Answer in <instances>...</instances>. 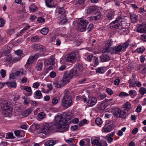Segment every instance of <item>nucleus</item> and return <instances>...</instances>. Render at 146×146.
<instances>
[{
    "label": "nucleus",
    "instance_id": "nucleus-31",
    "mask_svg": "<svg viewBox=\"0 0 146 146\" xmlns=\"http://www.w3.org/2000/svg\"><path fill=\"white\" fill-rule=\"evenodd\" d=\"M53 0H45L46 5L49 8H51L53 7L52 4Z\"/></svg>",
    "mask_w": 146,
    "mask_h": 146
},
{
    "label": "nucleus",
    "instance_id": "nucleus-64",
    "mask_svg": "<svg viewBox=\"0 0 146 146\" xmlns=\"http://www.w3.org/2000/svg\"><path fill=\"white\" fill-rule=\"evenodd\" d=\"M54 68V66H49L45 70V72L46 74H47L48 71L50 70H51Z\"/></svg>",
    "mask_w": 146,
    "mask_h": 146
},
{
    "label": "nucleus",
    "instance_id": "nucleus-9",
    "mask_svg": "<svg viewBox=\"0 0 146 146\" xmlns=\"http://www.w3.org/2000/svg\"><path fill=\"white\" fill-rule=\"evenodd\" d=\"M123 20V17L120 16L117 18L116 19L112 21L110 24L111 26L116 29H118L120 26L122 25V22Z\"/></svg>",
    "mask_w": 146,
    "mask_h": 146
},
{
    "label": "nucleus",
    "instance_id": "nucleus-23",
    "mask_svg": "<svg viewBox=\"0 0 146 146\" xmlns=\"http://www.w3.org/2000/svg\"><path fill=\"white\" fill-rule=\"evenodd\" d=\"M114 13L112 11H110L106 14V19L108 20H111L114 17Z\"/></svg>",
    "mask_w": 146,
    "mask_h": 146
},
{
    "label": "nucleus",
    "instance_id": "nucleus-61",
    "mask_svg": "<svg viewBox=\"0 0 146 146\" xmlns=\"http://www.w3.org/2000/svg\"><path fill=\"white\" fill-rule=\"evenodd\" d=\"M16 76V74L15 73H11L9 76V79L11 80V79H13L15 78Z\"/></svg>",
    "mask_w": 146,
    "mask_h": 146
},
{
    "label": "nucleus",
    "instance_id": "nucleus-12",
    "mask_svg": "<svg viewBox=\"0 0 146 146\" xmlns=\"http://www.w3.org/2000/svg\"><path fill=\"white\" fill-rule=\"evenodd\" d=\"M114 126L113 121H110L106 124L104 127V132L107 133L113 130Z\"/></svg>",
    "mask_w": 146,
    "mask_h": 146
},
{
    "label": "nucleus",
    "instance_id": "nucleus-19",
    "mask_svg": "<svg viewBox=\"0 0 146 146\" xmlns=\"http://www.w3.org/2000/svg\"><path fill=\"white\" fill-rule=\"evenodd\" d=\"M127 111L125 110H120L119 117L123 119L126 118L127 115Z\"/></svg>",
    "mask_w": 146,
    "mask_h": 146
},
{
    "label": "nucleus",
    "instance_id": "nucleus-33",
    "mask_svg": "<svg viewBox=\"0 0 146 146\" xmlns=\"http://www.w3.org/2000/svg\"><path fill=\"white\" fill-rule=\"evenodd\" d=\"M63 116L64 118V120L65 122L67 123V120H69L71 118V116L68 113H65L63 114Z\"/></svg>",
    "mask_w": 146,
    "mask_h": 146
},
{
    "label": "nucleus",
    "instance_id": "nucleus-46",
    "mask_svg": "<svg viewBox=\"0 0 146 146\" xmlns=\"http://www.w3.org/2000/svg\"><path fill=\"white\" fill-rule=\"evenodd\" d=\"M74 139L70 138L69 139L65 140L66 142L68 143L69 144L71 145H74Z\"/></svg>",
    "mask_w": 146,
    "mask_h": 146
},
{
    "label": "nucleus",
    "instance_id": "nucleus-44",
    "mask_svg": "<svg viewBox=\"0 0 146 146\" xmlns=\"http://www.w3.org/2000/svg\"><path fill=\"white\" fill-rule=\"evenodd\" d=\"M139 92L141 95H144L146 93V88L143 87H141Z\"/></svg>",
    "mask_w": 146,
    "mask_h": 146
},
{
    "label": "nucleus",
    "instance_id": "nucleus-20",
    "mask_svg": "<svg viewBox=\"0 0 146 146\" xmlns=\"http://www.w3.org/2000/svg\"><path fill=\"white\" fill-rule=\"evenodd\" d=\"M137 31L140 33H145L146 32V28L145 25H141L137 27Z\"/></svg>",
    "mask_w": 146,
    "mask_h": 146
},
{
    "label": "nucleus",
    "instance_id": "nucleus-27",
    "mask_svg": "<svg viewBox=\"0 0 146 146\" xmlns=\"http://www.w3.org/2000/svg\"><path fill=\"white\" fill-rule=\"evenodd\" d=\"M102 14L101 13H99L96 16L92 17H89V20H97L100 19L101 17Z\"/></svg>",
    "mask_w": 146,
    "mask_h": 146
},
{
    "label": "nucleus",
    "instance_id": "nucleus-3",
    "mask_svg": "<svg viewBox=\"0 0 146 146\" xmlns=\"http://www.w3.org/2000/svg\"><path fill=\"white\" fill-rule=\"evenodd\" d=\"M69 92V91L65 92L62 101V106L66 109L69 108L73 104L72 98Z\"/></svg>",
    "mask_w": 146,
    "mask_h": 146
},
{
    "label": "nucleus",
    "instance_id": "nucleus-49",
    "mask_svg": "<svg viewBox=\"0 0 146 146\" xmlns=\"http://www.w3.org/2000/svg\"><path fill=\"white\" fill-rule=\"evenodd\" d=\"M145 50V48L143 47L137 48L136 50L138 53H142Z\"/></svg>",
    "mask_w": 146,
    "mask_h": 146
},
{
    "label": "nucleus",
    "instance_id": "nucleus-2",
    "mask_svg": "<svg viewBox=\"0 0 146 146\" xmlns=\"http://www.w3.org/2000/svg\"><path fill=\"white\" fill-rule=\"evenodd\" d=\"M55 123H52L56 130H58L61 132L67 131L68 128L67 123L65 122L63 114L55 117Z\"/></svg>",
    "mask_w": 146,
    "mask_h": 146
},
{
    "label": "nucleus",
    "instance_id": "nucleus-21",
    "mask_svg": "<svg viewBox=\"0 0 146 146\" xmlns=\"http://www.w3.org/2000/svg\"><path fill=\"white\" fill-rule=\"evenodd\" d=\"M38 57V55L37 54H36L33 56H31L29 57L27 61L31 64L35 60H36Z\"/></svg>",
    "mask_w": 146,
    "mask_h": 146
},
{
    "label": "nucleus",
    "instance_id": "nucleus-48",
    "mask_svg": "<svg viewBox=\"0 0 146 146\" xmlns=\"http://www.w3.org/2000/svg\"><path fill=\"white\" fill-rule=\"evenodd\" d=\"M107 107V106L105 103H101L100 106V110H104Z\"/></svg>",
    "mask_w": 146,
    "mask_h": 146
},
{
    "label": "nucleus",
    "instance_id": "nucleus-26",
    "mask_svg": "<svg viewBox=\"0 0 146 146\" xmlns=\"http://www.w3.org/2000/svg\"><path fill=\"white\" fill-rule=\"evenodd\" d=\"M92 65L94 67H96L99 64V60L98 57H94L93 58Z\"/></svg>",
    "mask_w": 146,
    "mask_h": 146
},
{
    "label": "nucleus",
    "instance_id": "nucleus-32",
    "mask_svg": "<svg viewBox=\"0 0 146 146\" xmlns=\"http://www.w3.org/2000/svg\"><path fill=\"white\" fill-rule=\"evenodd\" d=\"M63 116L64 118V120L65 122L67 123V120H69L71 118V116L68 113H65L63 114Z\"/></svg>",
    "mask_w": 146,
    "mask_h": 146
},
{
    "label": "nucleus",
    "instance_id": "nucleus-14",
    "mask_svg": "<svg viewBox=\"0 0 146 146\" xmlns=\"http://www.w3.org/2000/svg\"><path fill=\"white\" fill-rule=\"evenodd\" d=\"M97 102V99L95 97H89V98L87 102L88 106H92L95 105Z\"/></svg>",
    "mask_w": 146,
    "mask_h": 146
},
{
    "label": "nucleus",
    "instance_id": "nucleus-39",
    "mask_svg": "<svg viewBox=\"0 0 146 146\" xmlns=\"http://www.w3.org/2000/svg\"><path fill=\"white\" fill-rule=\"evenodd\" d=\"M24 90L26 91L27 92H29V95H31L32 94V91L31 88L30 87L28 86H24L23 87Z\"/></svg>",
    "mask_w": 146,
    "mask_h": 146
},
{
    "label": "nucleus",
    "instance_id": "nucleus-28",
    "mask_svg": "<svg viewBox=\"0 0 146 146\" xmlns=\"http://www.w3.org/2000/svg\"><path fill=\"white\" fill-rule=\"evenodd\" d=\"M131 21L133 23H135L137 21V16L135 14L133 13L130 14Z\"/></svg>",
    "mask_w": 146,
    "mask_h": 146
},
{
    "label": "nucleus",
    "instance_id": "nucleus-38",
    "mask_svg": "<svg viewBox=\"0 0 146 146\" xmlns=\"http://www.w3.org/2000/svg\"><path fill=\"white\" fill-rule=\"evenodd\" d=\"M29 9L31 12H33L37 10V8L34 4H33L30 6Z\"/></svg>",
    "mask_w": 146,
    "mask_h": 146
},
{
    "label": "nucleus",
    "instance_id": "nucleus-43",
    "mask_svg": "<svg viewBox=\"0 0 146 146\" xmlns=\"http://www.w3.org/2000/svg\"><path fill=\"white\" fill-rule=\"evenodd\" d=\"M15 53L18 56V57H23V52L22 51L19 50H17L15 52Z\"/></svg>",
    "mask_w": 146,
    "mask_h": 146
},
{
    "label": "nucleus",
    "instance_id": "nucleus-29",
    "mask_svg": "<svg viewBox=\"0 0 146 146\" xmlns=\"http://www.w3.org/2000/svg\"><path fill=\"white\" fill-rule=\"evenodd\" d=\"M9 88L12 87L15 88L16 86V83L15 82H7L5 83Z\"/></svg>",
    "mask_w": 146,
    "mask_h": 146
},
{
    "label": "nucleus",
    "instance_id": "nucleus-59",
    "mask_svg": "<svg viewBox=\"0 0 146 146\" xmlns=\"http://www.w3.org/2000/svg\"><path fill=\"white\" fill-rule=\"evenodd\" d=\"M84 0H78L76 2V5H82L84 2Z\"/></svg>",
    "mask_w": 146,
    "mask_h": 146
},
{
    "label": "nucleus",
    "instance_id": "nucleus-47",
    "mask_svg": "<svg viewBox=\"0 0 146 146\" xmlns=\"http://www.w3.org/2000/svg\"><path fill=\"white\" fill-rule=\"evenodd\" d=\"M95 122L97 125H100L102 123V121L101 118L98 117L96 119Z\"/></svg>",
    "mask_w": 146,
    "mask_h": 146
},
{
    "label": "nucleus",
    "instance_id": "nucleus-55",
    "mask_svg": "<svg viewBox=\"0 0 146 146\" xmlns=\"http://www.w3.org/2000/svg\"><path fill=\"white\" fill-rule=\"evenodd\" d=\"M5 24L4 20L2 18H0V27H2L4 26Z\"/></svg>",
    "mask_w": 146,
    "mask_h": 146
},
{
    "label": "nucleus",
    "instance_id": "nucleus-52",
    "mask_svg": "<svg viewBox=\"0 0 146 146\" xmlns=\"http://www.w3.org/2000/svg\"><path fill=\"white\" fill-rule=\"evenodd\" d=\"M38 115L39 118L42 119L45 117V114L44 112H42L39 113Z\"/></svg>",
    "mask_w": 146,
    "mask_h": 146
},
{
    "label": "nucleus",
    "instance_id": "nucleus-50",
    "mask_svg": "<svg viewBox=\"0 0 146 146\" xmlns=\"http://www.w3.org/2000/svg\"><path fill=\"white\" fill-rule=\"evenodd\" d=\"M94 57L93 54H91L88 56L87 58L88 61L91 62L92 60H93V58Z\"/></svg>",
    "mask_w": 146,
    "mask_h": 146
},
{
    "label": "nucleus",
    "instance_id": "nucleus-57",
    "mask_svg": "<svg viewBox=\"0 0 146 146\" xmlns=\"http://www.w3.org/2000/svg\"><path fill=\"white\" fill-rule=\"evenodd\" d=\"M55 86L57 88H60L62 86H63L64 85H62V84L60 82V83H56L54 84Z\"/></svg>",
    "mask_w": 146,
    "mask_h": 146
},
{
    "label": "nucleus",
    "instance_id": "nucleus-22",
    "mask_svg": "<svg viewBox=\"0 0 146 146\" xmlns=\"http://www.w3.org/2000/svg\"><path fill=\"white\" fill-rule=\"evenodd\" d=\"M10 48L8 46H6L4 49L2 50L1 53H2L3 56H6L7 54L10 52Z\"/></svg>",
    "mask_w": 146,
    "mask_h": 146
},
{
    "label": "nucleus",
    "instance_id": "nucleus-56",
    "mask_svg": "<svg viewBox=\"0 0 146 146\" xmlns=\"http://www.w3.org/2000/svg\"><path fill=\"white\" fill-rule=\"evenodd\" d=\"M0 73L2 78H4L5 77L6 75V72L5 70L3 69L1 70V71Z\"/></svg>",
    "mask_w": 146,
    "mask_h": 146
},
{
    "label": "nucleus",
    "instance_id": "nucleus-36",
    "mask_svg": "<svg viewBox=\"0 0 146 146\" xmlns=\"http://www.w3.org/2000/svg\"><path fill=\"white\" fill-rule=\"evenodd\" d=\"M56 143V141L54 140H50L47 141L46 144L47 146H53Z\"/></svg>",
    "mask_w": 146,
    "mask_h": 146
},
{
    "label": "nucleus",
    "instance_id": "nucleus-8",
    "mask_svg": "<svg viewBox=\"0 0 146 146\" xmlns=\"http://www.w3.org/2000/svg\"><path fill=\"white\" fill-rule=\"evenodd\" d=\"M83 69L82 65L81 64H78V66L74 67L69 73L71 74L72 77L78 76L81 74L82 71Z\"/></svg>",
    "mask_w": 146,
    "mask_h": 146
},
{
    "label": "nucleus",
    "instance_id": "nucleus-15",
    "mask_svg": "<svg viewBox=\"0 0 146 146\" xmlns=\"http://www.w3.org/2000/svg\"><path fill=\"white\" fill-rule=\"evenodd\" d=\"M106 52L104 51L103 54L100 57L102 62H107L110 60V57Z\"/></svg>",
    "mask_w": 146,
    "mask_h": 146
},
{
    "label": "nucleus",
    "instance_id": "nucleus-24",
    "mask_svg": "<svg viewBox=\"0 0 146 146\" xmlns=\"http://www.w3.org/2000/svg\"><path fill=\"white\" fill-rule=\"evenodd\" d=\"M35 48L37 50L40 51H46V49L44 46L40 44L36 45Z\"/></svg>",
    "mask_w": 146,
    "mask_h": 146
},
{
    "label": "nucleus",
    "instance_id": "nucleus-41",
    "mask_svg": "<svg viewBox=\"0 0 146 146\" xmlns=\"http://www.w3.org/2000/svg\"><path fill=\"white\" fill-rule=\"evenodd\" d=\"M48 28H44L41 30L40 33L43 35H46L48 33Z\"/></svg>",
    "mask_w": 146,
    "mask_h": 146
},
{
    "label": "nucleus",
    "instance_id": "nucleus-25",
    "mask_svg": "<svg viewBox=\"0 0 146 146\" xmlns=\"http://www.w3.org/2000/svg\"><path fill=\"white\" fill-rule=\"evenodd\" d=\"M32 111V109L31 108H28L23 112V115L24 117H27L29 115Z\"/></svg>",
    "mask_w": 146,
    "mask_h": 146
},
{
    "label": "nucleus",
    "instance_id": "nucleus-53",
    "mask_svg": "<svg viewBox=\"0 0 146 146\" xmlns=\"http://www.w3.org/2000/svg\"><path fill=\"white\" fill-rule=\"evenodd\" d=\"M58 100L56 98H54L52 100V104L53 105L56 104L58 103Z\"/></svg>",
    "mask_w": 146,
    "mask_h": 146
},
{
    "label": "nucleus",
    "instance_id": "nucleus-17",
    "mask_svg": "<svg viewBox=\"0 0 146 146\" xmlns=\"http://www.w3.org/2000/svg\"><path fill=\"white\" fill-rule=\"evenodd\" d=\"M43 66V62L41 60H38L36 64L35 68L37 71L42 70Z\"/></svg>",
    "mask_w": 146,
    "mask_h": 146
},
{
    "label": "nucleus",
    "instance_id": "nucleus-51",
    "mask_svg": "<svg viewBox=\"0 0 146 146\" xmlns=\"http://www.w3.org/2000/svg\"><path fill=\"white\" fill-rule=\"evenodd\" d=\"M106 91L108 94L110 95H111L113 94V92L112 90L109 88H107L106 89Z\"/></svg>",
    "mask_w": 146,
    "mask_h": 146
},
{
    "label": "nucleus",
    "instance_id": "nucleus-45",
    "mask_svg": "<svg viewBox=\"0 0 146 146\" xmlns=\"http://www.w3.org/2000/svg\"><path fill=\"white\" fill-rule=\"evenodd\" d=\"M119 96L121 98H123L128 96L129 94L125 92H121L119 94Z\"/></svg>",
    "mask_w": 146,
    "mask_h": 146
},
{
    "label": "nucleus",
    "instance_id": "nucleus-60",
    "mask_svg": "<svg viewBox=\"0 0 146 146\" xmlns=\"http://www.w3.org/2000/svg\"><path fill=\"white\" fill-rule=\"evenodd\" d=\"M14 30L13 29H12L8 30L7 32V33L8 35H11L14 34Z\"/></svg>",
    "mask_w": 146,
    "mask_h": 146
},
{
    "label": "nucleus",
    "instance_id": "nucleus-62",
    "mask_svg": "<svg viewBox=\"0 0 146 146\" xmlns=\"http://www.w3.org/2000/svg\"><path fill=\"white\" fill-rule=\"evenodd\" d=\"M56 76V73L54 71H52L50 74V76L51 78H54Z\"/></svg>",
    "mask_w": 146,
    "mask_h": 146
},
{
    "label": "nucleus",
    "instance_id": "nucleus-7",
    "mask_svg": "<svg viewBox=\"0 0 146 146\" xmlns=\"http://www.w3.org/2000/svg\"><path fill=\"white\" fill-rule=\"evenodd\" d=\"M79 56V51L76 50L66 55L65 58L68 61L72 62L76 60L77 58Z\"/></svg>",
    "mask_w": 146,
    "mask_h": 146
},
{
    "label": "nucleus",
    "instance_id": "nucleus-30",
    "mask_svg": "<svg viewBox=\"0 0 146 146\" xmlns=\"http://www.w3.org/2000/svg\"><path fill=\"white\" fill-rule=\"evenodd\" d=\"M129 95L132 98H134L137 95L136 92L135 90H130L129 92Z\"/></svg>",
    "mask_w": 146,
    "mask_h": 146
},
{
    "label": "nucleus",
    "instance_id": "nucleus-18",
    "mask_svg": "<svg viewBox=\"0 0 146 146\" xmlns=\"http://www.w3.org/2000/svg\"><path fill=\"white\" fill-rule=\"evenodd\" d=\"M96 9L95 7L90 6L88 7L86 9V13L87 14H91L94 13L96 11Z\"/></svg>",
    "mask_w": 146,
    "mask_h": 146
},
{
    "label": "nucleus",
    "instance_id": "nucleus-34",
    "mask_svg": "<svg viewBox=\"0 0 146 146\" xmlns=\"http://www.w3.org/2000/svg\"><path fill=\"white\" fill-rule=\"evenodd\" d=\"M92 145H96V146H101L102 143L101 142H99L98 139H95L94 140L91 142Z\"/></svg>",
    "mask_w": 146,
    "mask_h": 146
},
{
    "label": "nucleus",
    "instance_id": "nucleus-10",
    "mask_svg": "<svg viewBox=\"0 0 146 146\" xmlns=\"http://www.w3.org/2000/svg\"><path fill=\"white\" fill-rule=\"evenodd\" d=\"M88 24V21L81 20L78 21V30L81 32L85 31L86 29V26Z\"/></svg>",
    "mask_w": 146,
    "mask_h": 146
},
{
    "label": "nucleus",
    "instance_id": "nucleus-13",
    "mask_svg": "<svg viewBox=\"0 0 146 146\" xmlns=\"http://www.w3.org/2000/svg\"><path fill=\"white\" fill-rule=\"evenodd\" d=\"M72 77L71 74L70 73H66L64 74L63 78L61 80L60 82L62 84V85H64L69 82L70 79Z\"/></svg>",
    "mask_w": 146,
    "mask_h": 146
},
{
    "label": "nucleus",
    "instance_id": "nucleus-11",
    "mask_svg": "<svg viewBox=\"0 0 146 146\" xmlns=\"http://www.w3.org/2000/svg\"><path fill=\"white\" fill-rule=\"evenodd\" d=\"M129 84L130 88L133 87H140L142 85L140 82L138 81L135 77L132 78L129 80Z\"/></svg>",
    "mask_w": 146,
    "mask_h": 146
},
{
    "label": "nucleus",
    "instance_id": "nucleus-5",
    "mask_svg": "<svg viewBox=\"0 0 146 146\" xmlns=\"http://www.w3.org/2000/svg\"><path fill=\"white\" fill-rule=\"evenodd\" d=\"M56 12L58 14V15L60 17L61 20L60 21L62 23H65L67 21V19L66 17V14L64 9L63 8L57 7L56 9Z\"/></svg>",
    "mask_w": 146,
    "mask_h": 146
},
{
    "label": "nucleus",
    "instance_id": "nucleus-35",
    "mask_svg": "<svg viewBox=\"0 0 146 146\" xmlns=\"http://www.w3.org/2000/svg\"><path fill=\"white\" fill-rule=\"evenodd\" d=\"M120 110L117 108L115 109L113 111V114L116 117H119Z\"/></svg>",
    "mask_w": 146,
    "mask_h": 146
},
{
    "label": "nucleus",
    "instance_id": "nucleus-4",
    "mask_svg": "<svg viewBox=\"0 0 146 146\" xmlns=\"http://www.w3.org/2000/svg\"><path fill=\"white\" fill-rule=\"evenodd\" d=\"M52 130H56L52 123H46L44 124L42 127L39 129L38 130V133L39 134L43 133L46 135L50 132Z\"/></svg>",
    "mask_w": 146,
    "mask_h": 146
},
{
    "label": "nucleus",
    "instance_id": "nucleus-40",
    "mask_svg": "<svg viewBox=\"0 0 146 146\" xmlns=\"http://www.w3.org/2000/svg\"><path fill=\"white\" fill-rule=\"evenodd\" d=\"M96 70L97 72L101 74L104 73L105 72V69L102 67H99Z\"/></svg>",
    "mask_w": 146,
    "mask_h": 146
},
{
    "label": "nucleus",
    "instance_id": "nucleus-54",
    "mask_svg": "<svg viewBox=\"0 0 146 146\" xmlns=\"http://www.w3.org/2000/svg\"><path fill=\"white\" fill-rule=\"evenodd\" d=\"M8 62L12 61V58L11 55H8L6 57V60Z\"/></svg>",
    "mask_w": 146,
    "mask_h": 146
},
{
    "label": "nucleus",
    "instance_id": "nucleus-63",
    "mask_svg": "<svg viewBox=\"0 0 146 146\" xmlns=\"http://www.w3.org/2000/svg\"><path fill=\"white\" fill-rule=\"evenodd\" d=\"M120 82V80L119 79L117 78L114 80V84L115 85H117L119 84Z\"/></svg>",
    "mask_w": 146,
    "mask_h": 146
},
{
    "label": "nucleus",
    "instance_id": "nucleus-37",
    "mask_svg": "<svg viewBox=\"0 0 146 146\" xmlns=\"http://www.w3.org/2000/svg\"><path fill=\"white\" fill-rule=\"evenodd\" d=\"M123 107L127 110H129L131 108V105L129 102H127L123 104Z\"/></svg>",
    "mask_w": 146,
    "mask_h": 146
},
{
    "label": "nucleus",
    "instance_id": "nucleus-58",
    "mask_svg": "<svg viewBox=\"0 0 146 146\" xmlns=\"http://www.w3.org/2000/svg\"><path fill=\"white\" fill-rule=\"evenodd\" d=\"M21 58V57H16L12 60V62H17L20 60Z\"/></svg>",
    "mask_w": 146,
    "mask_h": 146
},
{
    "label": "nucleus",
    "instance_id": "nucleus-6",
    "mask_svg": "<svg viewBox=\"0 0 146 146\" xmlns=\"http://www.w3.org/2000/svg\"><path fill=\"white\" fill-rule=\"evenodd\" d=\"M3 105L1 106V108L5 114L7 113V115H10L12 111V108L11 105H10L7 100H3L2 102Z\"/></svg>",
    "mask_w": 146,
    "mask_h": 146
},
{
    "label": "nucleus",
    "instance_id": "nucleus-1",
    "mask_svg": "<svg viewBox=\"0 0 146 146\" xmlns=\"http://www.w3.org/2000/svg\"><path fill=\"white\" fill-rule=\"evenodd\" d=\"M130 40L128 39L123 44H121L117 46H115L111 48L110 46L112 45L113 41L111 40H110L107 43L108 46L105 49L104 52L110 53L111 54H118L121 52L125 51L129 46Z\"/></svg>",
    "mask_w": 146,
    "mask_h": 146
},
{
    "label": "nucleus",
    "instance_id": "nucleus-42",
    "mask_svg": "<svg viewBox=\"0 0 146 146\" xmlns=\"http://www.w3.org/2000/svg\"><path fill=\"white\" fill-rule=\"evenodd\" d=\"M40 39L39 37L37 36H34L32 37L31 38V40L33 42H36L38 41Z\"/></svg>",
    "mask_w": 146,
    "mask_h": 146
},
{
    "label": "nucleus",
    "instance_id": "nucleus-16",
    "mask_svg": "<svg viewBox=\"0 0 146 146\" xmlns=\"http://www.w3.org/2000/svg\"><path fill=\"white\" fill-rule=\"evenodd\" d=\"M55 64V61L54 58L51 56L50 57L48 60H46L45 61L44 64L45 66H53V65Z\"/></svg>",
    "mask_w": 146,
    "mask_h": 146
}]
</instances>
